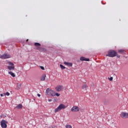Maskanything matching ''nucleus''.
Instances as JSON below:
<instances>
[{"mask_svg": "<svg viewBox=\"0 0 128 128\" xmlns=\"http://www.w3.org/2000/svg\"><path fill=\"white\" fill-rule=\"evenodd\" d=\"M65 108H66V106L64 104H60L56 108L54 112H58L60 110H64Z\"/></svg>", "mask_w": 128, "mask_h": 128, "instance_id": "obj_1", "label": "nucleus"}, {"mask_svg": "<svg viewBox=\"0 0 128 128\" xmlns=\"http://www.w3.org/2000/svg\"><path fill=\"white\" fill-rule=\"evenodd\" d=\"M106 56H110V58H114L116 56V52L114 50H110L108 52V55Z\"/></svg>", "mask_w": 128, "mask_h": 128, "instance_id": "obj_2", "label": "nucleus"}, {"mask_svg": "<svg viewBox=\"0 0 128 128\" xmlns=\"http://www.w3.org/2000/svg\"><path fill=\"white\" fill-rule=\"evenodd\" d=\"M0 124L2 128H8V125L6 124H8V122H6V120H2L0 122Z\"/></svg>", "mask_w": 128, "mask_h": 128, "instance_id": "obj_3", "label": "nucleus"}, {"mask_svg": "<svg viewBox=\"0 0 128 128\" xmlns=\"http://www.w3.org/2000/svg\"><path fill=\"white\" fill-rule=\"evenodd\" d=\"M71 112H80V107L78 106H74L71 108Z\"/></svg>", "mask_w": 128, "mask_h": 128, "instance_id": "obj_4", "label": "nucleus"}, {"mask_svg": "<svg viewBox=\"0 0 128 128\" xmlns=\"http://www.w3.org/2000/svg\"><path fill=\"white\" fill-rule=\"evenodd\" d=\"M10 58V55L8 54H2L1 56H0V58H2V60H6V58Z\"/></svg>", "mask_w": 128, "mask_h": 128, "instance_id": "obj_5", "label": "nucleus"}, {"mask_svg": "<svg viewBox=\"0 0 128 128\" xmlns=\"http://www.w3.org/2000/svg\"><path fill=\"white\" fill-rule=\"evenodd\" d=\"M8 64L9 66H8V70H14V63L12 62H9Z\"/></svg>", "mask_w": 128, "mask_h": 128, "instance_id": "obj_6", "label": "nucleus"}, {"mask_svg": "<svg viewBox=\"0 0 128 128\" xmlns=\"http://www.w3.org/2000/svg\"><path fill=\"white\" fill-rule=\"evenodd\" d=\"M120 116L122 118H128V113L122 112L120 114Z\"/></svg>", "mask_w": 128, "mask_h": 128, "instance_id": "obj_7", "label": "nucleus"}, {"mask_svg": "<svg viewBox=\"0 0 128 128\" xmlns=\"http://www.w3.org/2000/svg\"><path fill=\"white\" fill-rule=\"evenodd\" d=\"M63 86H58L55 88L57 92H60L62 90Z\"/></svg>", "mask_w": 128, "mask_h": 128, "instance_id": "obj_8", "label": "nucleus"}, {"mask_svg": "<svg viewBox=\"0 0 128 128\" xmlns=\"http://www.w3.org/2000/svg\"><path fill=\"white\" fill-rule=\"evenodd\" d=\"M80 60H81L82 62H84V61H85V62H90V59L89 58H86L84 56H82L80 58Z\"/></svg>", "mask_w": 128, "mask_h": 128, "instance_id": "obj_9", "label": "nucleus"}, {"mask_svg": "<svg viewBox=\"0 0 128 128\" xmlns=\"http://www.w3.org/2000/svg\"><path fill=\"white\" fill-rule=\"evenodd\" d=\"M64 64H66V66H72V63L71 62H64Z\"/></svg>", "mask_w": 128, "mask_h": 128, "instance_id": "obj_10", "label": "nucleus"}, {"mask_svg": "<svg viewBox=\"0 0 128 128\" xmlns=\"http://www.w3.org/2000/svg\"><path fill=\"white\" fill-rule=\"evenodd\" d=\"M118 52L120 54H126V51L124 50L120 49L118 50Z\"/></svg>", "mask_w": 128, "mask_h": 128, "instance_id": "obj_11", "label": "nucleus"}, {"mask_svg": "<svg viewBox=\"0 0 128 128\" xmlns=\"http://www.w3.org/2000/svg\"><path fill=\"white\" fill-rule=\"evenodd\" d=\"M50 94L52 96H56V92L54 90H51Z\"/></svg>", "mask_w": 128, "mask_h": 128, "instance_id": "obj_12", "label": "nucleus"}, {"mask_svg": "<svg viewBox=\"0 0 128 128\" xmlns=\"http://www.w3.org/2000/svg\"><path fill=\"white\" fill-rule=\"evenodd\" d=\"M46 74H43L40 78V80H46Z\"/></svg>", "mask_w": 128, "mask_h": 128, "instance_id": "obj_13", "label": "nucleus"}, {"mask_svg": "<svg viewBox=\"0 0 128 128\" xmlns=\"http://www.w3.org/2000/svg\"><path fill=\"white\" fill-rule=\"evenodd\" d=\"M16 108L18 110H20V108H22V104H19Z\"/></svg>", "mask_w": 128, "mask_h": 128, "instance_id": "obj_14", "label": "nucleus"}, {"mask_svg": "<svg viewBox=\"0 0 128 128\" xmlns=\"http://www.w3.org/2000/svg\"><path fill=\"white\" fill-rule=\"evenodd\" d=\"M36 50H39V52H44V48L42 47H38V48H37Z\"/></svg>", "mask_w": 128, "mask_h": 128, "instance_id": "obj_15", "label": "nucleus"}, {"mask_svg": "<svg viewBox=\"0 0 128 128\" xmlns=\"http://www.w3.org/2000/svg\"><path fill=\"white\" fill-rule=\"evenodd\" d=\"M8 74H10V76H12L13 78H15L16 74H14V73L12 72H9Z\"/></svg>", "mask_w": 128, "mask_h": 128, "instance_id": "obj_16", "label": "nucleus"}, {"mask_svg": "<svg viewBox=\"0 0 128 128\" xmlns=\"http://www.w3.org/2000/svg\"><path fill=\"white\" fill-rule=\"evenodd\" d=\"M50 90H52L50 89V88H48L46 90V94H50Z\"/></svg>", "mask_w": 128, "mask_h": 128, "instance_id": "obj_17", "label": "nucleus"}, {"mask_svg": "<svg viewBox=\"0 0 128 128\" xmlns=\"http://www.w3.org/2000/svg\"><path fill=\"white\" fill-rule=\"evenodd\" d=\"M88 86H87L86 84H84V85H83L82 86V90H84V88H88Z\"/></svg>", "mask_w": 128, "mask_h": 128, "instance_id": "obj_18", "label": "nucleus"}, {"mask_svg": "<svg viewBox=\"0 0 128 128\" xmlns=\"http://www.w3.org/2000/svg\"><path fill=\"white\" fill-rule=\"evenodd\" d=\"M35 46H40V44L38 42H36L34 43Z\"/></svg>", "mask_w": 128, "mask_h": 128, "instance_id": "obj_19", "label": "nucleus"}, {"mask_svg": "<svg viewBox=\"0 0 128 128\" xmlns=\"http://www.w3.org/2000/svg\"><path fill=\"white\" fill-rule=\"evenodd\" d=\"M60 67L61 68L62 70H64L66 68V67L62 64H60Z\"/></svg>", "mask_w": 128, "mask_h": 128, "instance_id": "obj_20", "label": "nucleus"}, {"mask_svg": "<svg viewBox=\"0 0 128 128\" xmlns=\"http://www.w3.org/2000/svg\"><path fill=\"white\" fill-rule=\"evenodd\" d=\"M66 128H72V126L71 125L68 124V125L66 126Z\"/></svg>", "mask_w": 128, "mask_h": 128, "instance_id": "obj_21", "label": "nucleus"}, {"mask_svg": "<svg viewBox=\"0 0 128 128\" xmlns=\"http://www.w3.org/2000/svg\"><path fill=\"white\" fill-rule=\"evenodd\" d=\"M5 96H10V92H6V93H4Z\"/></svg>", "mask_w": 128, "mask_h": 128, "instance_id": "obj_22", "label": "nucleus"}, {"mask_svg": "<svg viewBox=\"0 0 128 128\" xmlns=\"http://www.w3.org/2000/svg\"><path fill=\"white\" fill-rule=\"evenodd\" d=\"M108 79L109 80L112 82V80H114V78H112V77H110V78H108Z\"/></svg>", "mask_w": 128, "mask_h": 128, "instance_id": "obj_23", "label": "nucleus"}, {"mask_svg": "<svg viewBox=\"0 0 128 128\" xmlns=\"http://www.w3.org/2000/svg\"><path fill=\"white\" fill-rule=\"evenodd\" d=\"M55 96H60V94L58 93H55Z\"/></svg>", "mask_w": 128, "mask_h": 128, "instance_id": "obj_24", "label": "nucleus"}, {"mask_svg": "<svg viewBox=\"0 0 128 128\" xmlns=\"http://www.w3.org/2000/svg\"><path fill=\"white\" fill-rule=\"evenodd\" d=\"M41 70H44V67L42 66H40Z\"/></svg>", "mask_w": 128, "mask_h": 128, "instance_id": "obj_25", "label": "nucleus"}, {"mask_svg": "<svg viewBox=\"0 0 128 128\" xmlns=\"http://www.w3.org/2000/svg\"><path fill=\"white\" fill-rule=\"evenodd\" d=\"M116 56H117V58H120V56L118 54V53H116Z\"/></svg>", "mask_w": 128, "mask_h": 128, "instance_id": "obj_26", "label": "nucleus"}, {"mask_svg": "<svg viewBox=\"0 0 128 128\" xmlns=\"http://www.w3.org/2000/svg\"><path fill=\"white\" fill-rule=\"evenodd\" d=\"M0 96H4L5 94L4 93L2 94H0Z\"/></svg>", "mask_w": 128, "mask_h": 128, "instance_id": "obj_27", "label": "nucleus"}, {"mask_svg": "<svg viewBox=\"0 0 128 128\" xmlns=\"http://www.w3.org/2000/svg\"><path fill=\"white\" fill-rule=\"evenodd\" d=\"M37 96H40V94H37Z\"/></svg>", "mask_w": 128, "mask_h": 128, "instance_id": "obj_28", "label": "nucleus"}, {"mask_svg": "<svg viewBox=\"0 0 128 128\" xmlns=\"http://www.w3.org/2000/svg\"><path fill=\"white\" fill-rule=\"evenodd\" d=\"M48 102H52V99H49L48 100Z\"/></svg>", "mask_w": 128, "mask_h": 128, "instance_id": "obj_29", "label": "nucleus"}, {"mask_svg": "<svg viewBox=\"0 0 128 128\" xmlns=\"http://www.w3.org/2000/svg\"><path fill=\"white\" fill-rule=\"evenodd\" d=\"M48 128H54V126L49 127Z\"/></svg>", "mask_w": 128, "mask_h": 128, "instance_id": "obj_30", "label": "nucleus"}, {"mask_svg": "<svg viewBox=\"0 0 128 128\" xmlns=\"http://www.w3.org/2000/svg\"><path fill=\"white\" fill-rule=\"evenodd\" d=\"M26 42H28V39H27Z\"/></svg>", "mask_w": 128, "mask_h": 128, "instance_id": "obj_31", "label": "nucleus"}, {"mask_svg": "<svg viewBox=\"0 0 128 128\" xmlns=\"http://www.w3.org/2000/svg\"><path fill=\"white\" fill-rule=\"evenodd\" d=\"M20 86H21L20 84Z\"/></svg>", "mask_w": 128, "mask_h": 128, "instance_id": "obj_32", "label": "nucleus"}]
</instances>
